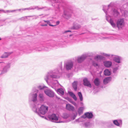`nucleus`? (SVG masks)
I'll return each instance as SVG.
<instances>
[{
    "label": "nucleus",
    "instance_id": "1",
    "mask_svg": "<svg viewBox=\"0 0 128 128\" xmlns=\"http://www.w3.org/2000/svg\"><path fill=\"white\" fill-rule=\"evenodd\" d=\"M62 71V66H60L59 67V69H56L53 71H51L48 72L44 76V79L47 84L50 82L52 83L53 84H54L56 87L59 84L56 80H55L54 83L53 81L54 80V79L59 78Z\"/></svg>",
    "mask_w": 128,
    "mask_h": 128
},
{
    "label": "nucleus",
    "instance_id": "2",
    "mask_svg": "<svg viewBox=\"0 0 128 128\" xmlns=\"http://www.w3.org/2000/svg\"><path fill=\"white\" fill-rule=\"evenodd\" d=\"M38 104L34 107L32 106V110L36 114L42 118H43L45 115L48 112V107L44 105L41 106L40 107H38Z\"/></svg>",
    "mask_w": 128,
    "mask_h": 128
},
{
    "label": "nucleus",
    "instance_id": "3",
    "mask_svg": "<svg viewBox=\"0 0 128 128\" xmlns=\"http://www.w3.org/2000/svg\"><path fill=\"white\" fill-rule=\"evenodd\" d=\"M113 5L114 3L111 2L108 5V6L105 5H104L103 6V8L102 10L106 14V20L110 23L113 28H115L116 26V25L114 22V21L112 19L110 18V20H109L107 18L106 16L108 12V10L109 8L110 7L112 6Z\"/></svg>",
    "mask_w": 128,
    "mask_h": 128
},
{
    "label": "nucleus",
    "instance_id": "4",
    "mask_svg": "<svg viewBox=\"0 0 128 128\" xmlns=\"http://www.w3.org/2000/svg\"><path fill=\"white\" fill-rule=\"evenodd\" d=\"M120 12L122 14V16L125 18L128 16V4H126L119 8Z\"/></svg>",
    "mask_w": 128,
    "mask_h": 128
},
{
    "label": "nucleus",
    "instance_id": "5",
    "mask_svg": "<svg viewBox=\"0 0 128 128\" xmlns=\"http://www.w3.org/2000/svg\"><path fill=\"white\" fill-rule=\"evenodd\" d=\"M32 96V99L30 102V105L32 109V106L34 107L38 104L36 103L37 101V94L36 93L31 94Z\"/></svg>",
    "mask_w": 128,
    "mask_h": 128
},
{
    "label": "nucleus",
    "instance_id": "6",
    "mask_svg": "<svg viewBox=\"0 0 128 128\" xmlns=\"http://www.w3.org/2000/svg\"><path fill=\"white\" fill-rule=\"evenodd\" d=\"M63 9L64 13L62 15L66 19L69 18L71 16L72 11L66 6L64 7Z\"/></svg>",
    "mask_w": 128,
    "mask_h": 128
},
{
    "label": "nucleus",
    "instance_id": "7",
    "mask_svg": "<svg viewBox=\"0 0 128 128\" xmlns=\"http://www.w3.org/2000/svg\"><path fill=\"white\" fill-rule=\"evenodd\" d=\"M102 55L107 57H111L113 58L114 60L116 62L120 63H121V58L118 56H115L113 54H110L106 53H103Z\"/></svg>",
    "mask_w": 128,
    "mask_h": 128
},
{
    "label": "nucleus",
    "instance_id": "8",
    "mask_svg": "<svg viewBox=\"0 0 128 128\" xmlns=\"http://www.w3.org/2000/svg\"><path fill=\"white\" fill-rule=\"evenodd\" d=\"M116 26L118 29L121 28L124 26L125 24L124 19V18L118 19L116 23Z\"/></svg>",
    "mask_w": 128,
    "mask_h": 128
},
{
    "label": "nucleus",
    "instance_id": "9",
    "mask_svg": "<svg viewBox=\"0 0 128 128\" xmlns=\"http://www.w3.org/2000/svg\"><path fill=\"white\" fill-rule=\"evenodd\" d=\"M73 66V62L72 61H69L65 63L64 68L67 70H70L72 68Z\"/></svg>",
    "mask_w": 128,
    "mask_h": 128
},
{
    "label": "nucleus",
    "instance_id": "10",
    "mask_svg": "<svg viewBox=\"0 0 128 128\" xmlns=\"http://www.w3.org/2000/svg\"><path fill=\"white\" fill-rule=\"evenodd\" d=\"M45 94L50 98H53L54 96V93L52 90L49 89H46L44 90Z\"/></svg>",
    "mask_w": 128,
    "mask_h": 128
},
{
    "label": "nucleus",
    "instance_id": "11",
    "mask_svg": "<svg viewBox=\"0 0 128 128\" xmlns=\"http://www.w3.org/2000/svg\"><path fill=\"white\" fill-rule=\"evenodd\" d=\"M45 8V7H43L42 8H40L38 7V6H35L34 8H33L32 7H30L29 8H22V9H18V10H16V11L18 10L19 11H21V12L23 10H34L35 9L37 8V10H42Z\"/></svg>",
    "mask_w": 128,
    "mask_h": 128
},
{
    "label": "nucleus",
    "instance_id": "12",
    "mask_svg": "<svg viewBox=\"0 0 128 128\" xmlns=\"http://www.w3.org/2000/svg\"><path fill=\"white\" fill-rule=\"evenodd\" d=\"M112 14L113 16L116 18H118L120 17V14L118 10L114 8L112 9Z\"/></svg>",
    "mask_w": 128,
    "mask_h": 128
},
{
    "label": "nucleus",
    "instance_id": "13",
    "mask_svg": "<svg viewBox=\"0 0 128 128\" xmlns=\"http://www.w3.org/2000/svg\"><path fill=\"white\" fill-rule=\"evenodd\" d=\"M87 55L86 54H84L78 57L77 61L78 63H81L86 58Z\"/></svg>",
    "mask_w": 128,
    "mask_h": 128
},
{
    "label": "nucleus",
    "instance_id": "14",
    "mask_svg": "<svg viewBox=\"0 0 128 128\" xmlns=\"http://www.w3.org/2000/svg\"><path fill=\"white\" fill-rule=\"evenodd\" d=\"M48 118L51 121H57L58 120V118L56 116V114H51L49 115L48 116Z\"/></svg>",
    "mask_w": 128,
    "mask_h": 128
},
{
    "label": "nucleus",
    "instance_id": "15",
    "mask_svg": "<svg viewBox=\"0 0 128 128\" xmlns=\"http://www.w3.org/2000/svg\"><path fill=\"white\" fill-rule=\"evenodd\" d=\"M83 84L85 86L90 88H91L92 87L91 84L90 82L89 81L88 78H85L83 80Z\"/></svg>",
    "mask_w": 128,
    "mask_h": 128
},
{
    "label": "nucleus",
    "instance_id": "16",
    "mask_svg": "<svg viewBox=\"0 0 128 128\" xmlns=\"http://www.w3.org/2000/svg\"><path fill=\"white\" fill-rule=\"evenodd\" d=\"M113 122L114 125L120 127L122 126V120H113Z\"/></svg>",
    "mask_w": 128,
    "mask_h": 128
},
{
    "label": "nucleus",
    "instance_id": "17",
    "mask_svg": "<svg viewBox=\"0 0 128 128\" xmlns=\"http://www.w3.org/2000/svg\"><path fill=\"white\" fill-rule=\"evenodd\" d=\"M84 115L86 117L84 116H82L81 117V118H88L90 119L92 118L93 116V115L92 113L87 112L85 113Z\"/></svg>",
    "mask_w": 128,
    "mask_h": 128
},
{
    "label": "nucleus",
    "instance_id": "18",
    "mask_svg": "<svg viewBox=\"0 0 128 128\" xmlns=\"http://www.w3.org/2000/svg\"><path fill=\"white\" fill-rule=\"evenodd\" d=\"M66 107V109L69 111H74V107L70 104H67Z\"/></svg>",
    "mask_w": 128,
    "mask_h": 128
},
{
    "label": "nucleus",
    "instance_id": "19",
    "mask_svg": "<svg viewBox=\"0 0 128 128\" xmlns=\"http://www.w3.org/2000/svg\"><path fill=\"white\" fill-rule=\"evenodd\" d=\"M112 62L110 61H106L104 62V66L107 68L110 67L112 66Z\"/></svg>",
    "mask_w": 128,
    "mask_h": 128
},
{
    "label": "nucleus",
    "instance_id": "20",
    "mask_svg": "<svg viewBox=\"0 0 128 128\" xmlns=\"http://www.w3.org/2000/svg\"><path fill=\"white\" fill-rule=\"evenodd\" d=\"M81 26L76 22H74L73 24V26L71 28V29L73 30H77L80 28Z\"/></svg>",
    "mask_w": 128,
    "mask_h": 128
},
{
    "label": "nucleus",
    "instance_id": "21",
    "mask_svg": "<svg viewBox=\"0 0 128 128\" xmlns=\"http://www.w3.org/2000/svg\"><path fill=\"white\" fill-rule=\"evenodd\" d=\"M112 78L108 77L105 78L103 80V83L104 84H106L109 83L111 80Z\"/></svg>",
    "mask_w": 128,
    "mask_h": 128
},
{
    "label": "nucleus",
    "instance_id": "22",
    "mask_svg": "<svg viewBox=\"0 0 128 128\" xmlns=\"http://www.w3.org/2000/svg\"><path fill=\"white\" fill-rule=\"evenodd\" d=\"M57 92L61 96L64 95V90L62 88L58 89Z\"/></svg>",
    "mask_w": 128,
    "mask_h": 128
},
{
    "label": "nucleus",
    "instance_id": "23",
    "mask_svg": "<svg viewBox=\"0 0 128 128\" xmlns=\"http://www.w3.org/2000/svg\"><path fill=\"white\" fill-rule=\"evenodd\" d=\"M68 94L70 96L75 100L76 101L77 100V98L75 95L72 92H68Z\"/></svg>",
    "mask_w": 128,
    "mask_h": 128
},
{
    "label": "nucleus",
    "instance_id": "24",
    "mask_svg": "<svg viewBox=\"0 0 128 128\" xmlns=\"http://www.w3.org/2000/svg\"><path fill=\"white\" fill-rule=\"evenodd\" d=\"M94 82L95 85L96 86H98L100 84V82L98 78H95L94 80Z\"/></svg>",
    "mask_w": 128,
    "mask_h": 128
},
{
    "label": "nucleus",
    "instance_id": "25",
    "mask_svg": "<svg viewBox=\"0 0 128 128\" xmlns=\"http://www.w3.org/2000/svg\"><path fill=\"white\" fill-rule=\"evenodd\" d=\"M78 82L76 81H74L72 83V87L75 91L77 90Z\"/></svg>",
    "mask_w": 128,
    "mask_h": 128
},
{
    "label": "nucleus",
    "instance_id": "26",
    "mask_svg": "<svg viewBox=\"0 0 128 128\" xmlns=\"http://www.w3.org/2000/svg\"><path fill=\"white\" fill-rule=\"evenodd\" d=\"M38 97L40 101L43 102L44 100V98L42 93H40L38 95Z\"/></svg>",
    "mask_w": 128,
    "mask_h": 128
},
{
    "label": "nucleus",
    "instance_id": "27",
    "mask_svg": "<svg viewBox=\"0 0 128 128\" xmlns=\"http://www.w3.org/2000/svg\"><path fill=\"white\" fill-rule=\"evenodd\" d=\"M104 73L106 76H109L111 74L110 72L107 69H105L104 71Z\"/></svg>",
    "mask_w": 128,
    "mask_h": 128
},
{
    "label": "nucleus",
    "instance_id": "28",
    "mask_svg": "<svg viewBox=\"0 0 128 128\" xmlns=\"http://www.w3.org/2000/svg\"><path fill=\"white\" fill-rule=\"evenodd\" d=\"M83 107H81L79 108L78 110V114L80 115L82 113L83 110H84Z\"/></svg>",
    "mask_w": 128,
    "mask_h": 128
},
{
    "label": "nucleus",
    "instance_id": "29",
    "mask_svg": "<svg viewBox=\"0 0 128 128\" xmlns=\"http://www.w3.org/2000/svg\"><path fill=\"white\" fill-rule=\"evenodd\" d=\"M94 58L97 60H102L103 58V57L102 56L98 55L95 57Z\"/></svg>",
    "mask_w": 128,
    "mask_h": 128
},
{
    "label": "nucleus",
    "instance_id": "30",
    "mask_svg": "<svg viewBox=\"0 0 128 128\" xmlns=\"http://www.w3.org/2000/svg\"><path fill=\"white\" fill-rule=\"evenodd\" d=\"M10 54L11 53H10L5 52L1 56V58H7Z\"/></svg>",
    "mask_w": 128,
    "mask_h": 128
},
{
    "label": "nucleus",
    "instance_id": "31",
    "mask_svg": "<svg viewBox=\"0 0 128 128\" xmlns=\"http://www.w3.org/2000/svg\"><path fill=\"white\" fill-rule=\"evenodd\" d=\"M78 94L80 101L81 102L83 100V98L81 92H78Z\"/></svg>",
    "mask_w": 128,
    "mask_h": 128
},
{
    "label": "nucleus",
    "instance_id": "32",
    "mask_svg": "<svg viewBox=\"0 0 128 128\" xmlns=\"http://www.w3.org/2000/svg\"><path fill=\"white\" fill-rule=\"evenodd\" d=\"M47 88L46 86L43 85H39L37 86V88L39 89L42 90H43L44 88Z\"/></svg>",
    "mask_w": 128,
    "mask_h": 128
},
{
    "label": "nucleus",
    "instance_id": "33",
    "mask_svg": "<svg viewBox=\"0 0 128 128\" xmlns=\"http://www.w3.org/2000/svg\"><path fill=\"white\" fill-rule=\"evenodd\" d=\"M70 116V114L66 113H64L63 114V117L64 118H67Z\"/></svg>",
    "mask_w": 128,
    "mask_h": 128
},
{
    "label": "nucleus",
    "instance_id": "34",
    "mask_svg": "<svg viewBox=\"0 0 128 128\" xmlns=\"http://www.w3.org/2000/svg\"><path fill=\"white\" fill-rule=\"evenodd\" d=\"M118 66L114 67L113 68V72L115 74L118 69Z\"/></svg>",
    "mask_w": 128,
    "mask_h": 128
},
{
    "label": "nucleus",
    "instance_id": "35",
    "mask_svg": "<svg viewBox=\"0 0 128 128\" xmlns=\"http://www.w3.org/2000/svg\"><path fill=\"white\" fill-rule=\"evenodd\" d=\"M78 115V114L76 112V114H74V115L72 116L71 118L73 120H74L76 118V117Z\"/></svg>",
    "mask_w": 128,
    "mask_h": 128
},
{
    "label": "nucleus",
    "instance_id": "36",
    "mask_svg": "<svg viewBox=\"0 0 128 128\" xmlns=\"http://www.w3.org/2000/svg\"><path fill=\"white\" fill-rule=\"evenodd\" d=\"M92 65L96 67H98V64L94 61H93L92 62Z\"/></svg>",
    "mask_w": 128,
    "mask_h": 128
},
{
    "label": "nucleus",
    "instance_id": "37",
    "mask_svg": "<svg viewBox=\"0 0 128 128\" xmlns=\"http://www.w3.org/2000/svg\"><path fill=\"white\" fill-rule=\"evenodd\" d=\"M42 15V14L40 15H39L38 16H29V17H33V16H34L35 17L33 18V19H36L39 18V16H40Z\"/></svg>",
    "mask_w": 128,
    "mask_h": 128
},
{
    "label": "nucleus",
    "instance_id": "38",
    "mask_svg": "<svg viewBox=\"0 0 128 128\" xmlns=\"http://www.w3.org/2000/svg\"><path fill=\"white\" fill-rule=\"evenodd\" d=\"M70 102L72 104H73L74 105L76 106H77V104L71 100L70 101Z\"/></svg>",
    "mask_w": 128,
    "mask_h": 128
},
{
    "label": "nucleus",
    "instance_id": "39",
    "mask_svg": "<svg viewBox=\"0 0 128 128\" xmlns=\"http://www.w3.org/2000/svg\"><path fill=\"white\" fill-rule=\"evenodd\" d=\"M90 125V123L89 122H85L84 124V125L86 127H88Z\"/></svg>",
    "mask_w": 128,
    "mask_h": 128
},
{
    "label": "nucleus",
    "instance_id": "40",
    "mask_svg": "<svg viewBox=\"0 0 128 128\" xmlns=\"http://www.w3.org/2000/svg\"><path fill=\"white\" fill-rule=\"evenodd\" d=\"M80 118H79L77 119L75 121L76 122H82V121L80 120Z\"/></svg>",
    "mask_w": 128,
    "mask_h": 128
},
{
    "label": "nucleus",
    "instance_id": "41",
    "mask_svg": "<svg viewBox=\"0 0 128 128\" xmlns=\"http://www.w3.org/2000/svg\"><path fill=\"white\" fill-rule=\"evenodd\" d=\"M113 124H109L107 126V127L108 128H111L113 126Z\"/></svg>",
    "mask_w": 128,
    "mask_h": 128
},
{
    "label": "nucleus",
    "instance_id": "42",
    "mask_svg": "<svg viewBox=\"0 0 128 128\" xmlns=\"http://www.w3.org/2000/svg\"><path fill=\"white\" fill-rule=\"evenodd\" d=\"M27 17L28 16H25L24 17H22L21 18V19L22 20H24L26 19H27Z\"/></svg>",
    "mask_w": 128,
    "mask_h": 128
},
{
    "label": "nucleus",
    "instance_id": "43",
    "mask_svg": "<svg viewBox=\"0 0 128 128\" xmlns=\"http://www.w3.org/2000/svg\"><path fill=\"white\" fill-rule=\"evenodd\" d=\"M71 32V31L70 30H66V31H65L64 33H66V32Z\"/></svg>",
    "mask_w": 128,
    "mask_h": 128
},
{
    "label": "nucleus",
    "instance_id": "44",
    "mask_svg": "<svg viewBox=\"0 0 128 128\" xmlns=\"http://www.w3.org/2000/svg\"><path fill=\"white\" fill-rule=\"evenodd\" d=\"M41 26H47V24H42Z\"/></svg>",
    "mask_w": 128,
    "mask_h": 128
},
{
    "label": "nucleus",
    "instance_id": "45",
    "mask_svg": "<svg viewBox=\"0 0 128 128\" xmlns=\"http://www.w3.org/2000/svg\"><path fill=\"white\" fill-rule=\"evenodd\" d=\"M123 39V38H119L118 40H120V41H123L122 40Z\"/></svg>",
    "mask_w": 128,
    "mask_h": 128
},
{
    "label": "nucleus",
    "instance_id": "46",
    "mask_svg": "<svg viewBox=\"0 0 128 128\" xmlns=\"http://www.w3.org/2000/svg\"><path fill=\"white\" fill-rule=\"evenodd\" d=\"M80 105L81 106H82L84 105V104L82 102H80Z\"/></svg>",
    "mask_w": 128,
    "mask_h": 128
},
{
    "label": "nucleus",
    "instance_id": "47",
    "mask_svg": "<svg viewBox=\"0 0 128 128\" xmlns=\"http://www.w3.org/2000/svg\"><path fill=\"white\" fill-rule=\"evenodd\" d=\"M44 21L45 22H46L47 24H48V22L49 21L44 20Z\"/></svg>",
    "mask_w": 128,
    "mask_h": 128
},
{
    "label": "nucleus",
    "instance_id": "48",
    "mask_svg": "<svg viewBox=\"0 0 128 128\" xmlns=\"http://www.w3.org/2000/svg\"><path fill=\"white\" fill-rule=\"evenodd\" d=\"M60 23V22L59 21H58L56 22V24L57 25H58Z\"/></svg>",
    "mask_w": 128,
    "mask_h": 128
},
{
    "label": "nucleus",
    "instance_id": "49",
    "mask_svg": "<svg viewBox=\"0 0 128 128\" xmlns=\"http://www.w3.org/2000/svg\"><path fill=\"white\" fill-rule=\"evenodd\" d=\"M47 24H48L49 26H50V24H50V21H48V23Z\"/></svg>",
    "mask_w": 128,
    "mask_h": 128
},
{
    "label": "nucleus",
    "instance_id": "50",
    "mask_svg": "<svg viewBox=\"0 0 128 128\" xmlns=\"http://www.w3.org/2000/svg\"><path fill=\"white\" fill-rule=\"evenodd\" d=\"M44 50H48V48H45L44 49Z\"/></svg>",
    "mask_w": 128,
    "mask_h": 128
},
{
    "label": "nucleus",
    "instance_id": "51",
    "mask_svg": "<svg viewBox=\"0 0 128 128\" xmlns=\"http://www.w3.org/2000/svg\"><path fill=\"white\" fill-rule=\"evenodd\" d=\"M56 25H52V24H50V26H55Z\"/></svg>",
    "mask_w": 128,
    "mask_h": 128
},
{
    "label": "nucleus",
    "instance_id": "52",
    "mask_svg": "<svg viewBox=\"0 0 128 128\" xmlns=\"http://www.w3.org/2000/svg\"><path fill=\"white\" fill-rule=\"evenodd\" d=\"M63 122L62 121L61 122H57V123H60V122Z\"/></svg>",
    "mask_w": 128,
    "mask_h": 128
},
{
    "label": "nucleus",
    "instance_id": "53",
    "mask_svg": "<svg viewBox=\"0 0 128 128\" xmlns=\"http://www.w3.org/2000/svg\"><path fill=\"white\" fill-rule=\"evenodd\" d=\"M70 120H69L68 121H67L66 122H70Z\"/></svg>",
    "mask_w": 128,
    "mask_h": 128
},
{
    "label": "nucleus",
    "instance_id": "54",
    "mask_svg": "<svg viewBox=\"0 0 128 128\" xmlns=\"http://www.w3.org/2000/svg\"><path fill=\"white\" fill-rule=\"evenodd\" d=\"M56 98H58V99H59V98H58V97L57 96H56Z\"/></svg>",
    "mask_w": 128,
    "mask_h": 128
},
{
    "label": "nucleus",
    "instance_id": "55",
    "mask_svg": "<svg viewBox=\"0 0 128 128\" xmlns=\"http://www.w3.org/2000/svg\"><path fill=\"white\" fill-rule=\"evenodd\" d=\"M79 22L80 23H81V22Z\"/></svg>",
    "mask_w": 128,
    "mask_h": 128
},
{
    "label": "nucleus",
    "instance_id": "56",
    "mask_svg": "<svg viewBox=\"0 0 128 128\" xmlns=\"http://www.w3.org/2000/svg\"><path fill=\"white\" fill-rule=\"evenodd\" d=\"M1 40V38H0V40Z\"/></svg>",
    "mask_w": 128,
    "mask_h": 128
},
{
    "label": "nucleus",
    "instance_id": "57",
    "mask_svg": "<svg viewBox=\"0 0 128 128\" xmlns=\"http://www.w3.org/2000/svg\"><path fill=\"white\" fill-rule=\"evenodd\" d=\"M71 35H70V36Z\"/></svg>",
    "mask_w": 128,
    "mask_h": 128
},
{
    "label": "nucleus",
    "instance_id": "58",
    "mask_svg": "<svg viewBox=\"0 0 128 128\" xmlns=\"http://www.w3.org/2000/svg\"><path fill=\"white\" fill-rule=\"evenodd\" d=\"M94 89H95L94 88Z\"/></svg>",
    "mask_w": 128,
    "mask_h": 128
}]
</instances>
